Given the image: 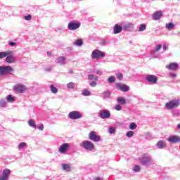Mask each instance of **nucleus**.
<instances>
[{"instance_id": "nucleus-1", "label": "nucleus", "mask_w": 180, "mask_h": 180, "mask_svg": "<svg viewBox=\"0 0 180 180\" xmlns=\"http://www.w3.org/2000/svg\"><path fill=\"white\" fill-rule=\"evenodd\" d=\"M139 162L142 165H146L148 166L150 164H152L153 162V158H151V155H150L148 153H145L143 155L141 158H139Z\"/></svg>"}, {"instance_id": "nucleus-2", "label": "nucleus", "mask_w": 180, "mask_h": 180, "mask_svg": "<svg viewBox=\"0 0 180 180\" xmlns=\"http://www.w3.org/2000/svg\"><path fill=\"white\" fill-rule=\"evenodd\" d=\"M105 52L99 49H95L94 51H93L91 53V58L92 60H98V58H105Z\"/></svg>"}, {"instance_id": "nucleus-3", "label": "nucleus", "mask_w": 180, "mask_h": 180, "mask_svg": "<svg viewBox=\"0 0 180 180\" xmlns=\"http://www.w3.org/2000/svg\"><path fill=\"white\" fill-rule=\"evenodd\" d=\"M180 105V100L179 99H173L168 103H166L165 106L167 109H175V108H178Z\"/></svg>"}, {"instance_id": "nucleus-4", "label": "nucleus", "mask_w": 180, "mask_h": 180, "mask_svg": "<svg viewBox=\"0 0 180 180\" xmlns=\"http://www.w3.org/2000/svg\"><path fill=\"white\" fill-rule=\"evenodd\" d=\"M82 147L87 151H92L95 148V145L91 141H84L82 143Z\"/></svg>"}, {"instance_id": "nucleus-5", "label": "nucleus", "mask_w": 180, "mask_h": 180, "mask_svg": "<svg viewBox=\"0 0 180 180\" xmlns=\"http://www.w3.org/2000/svg\"><path fill=\"white\" fill-rule=\"evenodd\" d=\"M13 72V68L11 66H0V75H6Z\"/></svg>"}, {"instance_id": "nucleus-6", "label": "nucleus", "mask_w": 180, "mask_h": 180, "mask_svg": "<svg viewBox=\"0 0 180 180\" xmlns=\"http://www.w3.org/2000/svg\"><path fill=\"white\" fill-rule=\"evenodd\" d=\"M89 140H91V141H94V143H98L101 141V136L97 135L95 131H91L89 134Z\"/></svg>"}, {"instance_id": "nucleus-7", "label": "nucleus", "mask_w": 180, "mask_h": 180, "mask_svg": "<svg viewBox=\"0 0 180 180\" xmlns=\"http://www.w3.org/2000/svg\"><path fill=\"white\" fill-rule=\"evenodd\" d=\"M69 119H72V120H77V119H81L82 117V115L79 111H72L68 114Z\"/></svg>"}, {"instance_id": "nucleus-8", "label": "nucleus", "mask_w": 180, "mask_h": 180, "mask_svg": "<svg viewBox=\"0 0 180 180\" xmlns=\"http://www.w3.org/2000/svg\"><path fill=\"white\" fill-rule=\"evenodd\" d=\"M146 81L149 84L154 85L158 82V77L154 75H148L146 77Z\"/></svg>"}, {"instance_id": "nucleus-9", "label": "nucleus", "mask_w": 180, "mask_h": 180, "mask_svg": "<svg viewBox=\"0 0 180 180\" xmlns=\"http://www.w3.org/2000/svg\"><path fill=\"white\" fill-rule=\"evenodd\" d=\"M81 27V22H75L74 21H70L68 25V30H77Z\"/></svg>"}, {"instance_id": "nucleus-10", "label": "nucleus", "mask_w": 180, "mask_h": 180, "mask_svg": "<svg viewBox=\"0 0 180 180\" xmlns=\"http://www.w3.org/2000/svg\"><path fill=\"white\" fill-rule=\"evenodd\" d=\"M121 25L122 26V30H124V32H130V30H133L134 27V24L131 22H122Z\"/></svg>"}, {"instance_id": "nucleus-11", "label": "nucleus", "mask_w": 180, "mask_h": 180, "mask_svg": "<svg viewBox=\"0 0 180 180\" xmlns=\"http://www.w3.org/2000/svg\"><path fill=\"white\" fill-rule=\"evenodd\" d=\"M98 116L101 119H109L110 117V111L108 110H100Z\"/></svg>"}, {"instance_id": "nucleus-12", "label": "nucleus", "mask_w": 180, "mask_h": 180, "mask_svg": "<svg viewBox=\"0 0 180 180\" xmlns=\"http://www.w3.org/2000/svg\"><path fill=\"white\" fill-rule=\"evenodd\" d=\"M115 86L117 89H118L119 91H122V92H128V91H129L130 89L129 86L120 83H117L115 84Z\"/></svg>"}, {"instance_id": "nucleus-13", "label": "nucleus", "mask_w": 180, "mask_h": 180, "mask_svg": "<svg viewBox=\"0 0 180 180\" xmlns=\"http://www.w3.org/2000/svg\"><path fill=\"white\" fill-rule=\"evenodd\" d=\"M10 175H11V169H6L3 171L2 175L0 176V180H9Z\"/></svg>"}, {"instance_id": "nucleus-14", "label": "nucleus", "mask_w": 180, "mask_h": 180, "mask_svg": "<svg viewBox=\"0 0 180 180\" xmlns=\"http://www.w3.org/2000/svg\"><path fill=\"white\" fill-rule=\"evenodd\" d=\"M68 148H70V143H65L58 148V151L60 153V154H64L67 152Z\"/></svg>"}, {"instance_id": "nucleus-15", "label": "nucleus", "mask_w": 180, "mask_h": 180, "mask_svg": "<svg viewBox=\"0 0 180 180\" xmlns=\"http://www.w3.org/2000/svg\"><path fill=\"white\" fill-rule=\"evenodd\" d=\"M166 68H167V70H170L171 71H175V70H178V68H179V64L172 63L169 65H167Z\"/></svg>"}, {"instance_id": "nucleus-16", "label": "nucleus", "mask_w": 180, "mask_h": 180, "mask_svg": "<svg viewBox=\"0 0 180 180\" xmlns=\"http://www.w3.org/2000/svg\"><path fill=\"white\" fill-rule=\"evenodd\" d=\"M168 141L169 143H172L173 144H175L176 143H180V136H178L176 135H173L171 136L169 139H168Z\"/></svg>"}, {"instance_id": "nucleus-17", "label": "nucleus", "mask_w": 180, "mask_h": 180, "mask_svg": "<svg viewBox=\"0 0 180 180\" xmlns=\"http://www.w3.org/2000/svg\"><path fill=\"white\" fill-rule=\"evenodd\" d=\"M101 98H102L103 100L105 99H110V91L105 90L103 93L100 94Z\"/></svg>"}, {"instance_id": "nucleus-18", "label": "nucleus", "mask_w": 180, "mask_h": 180, "mask_svg": "<svg viewBox=\"0 0 180 180\" xmlns=\"http://www.w3.org/2000/svg\"><path fill=\"white\" fill-rule=\"evenodd\" d=\"M156 147H158V148H160V150H162L167 147V143H165V141L160 140L157 143Z\"/></svg>"}, {"instance_id": "nucleus-19", "label": "nucleus", "mask_w": 180, "mask_h": 180, "mask_svg": "<svg viewBox=\"0 0 180 180\" xmlns=\"http://www.w3.org/2000/svg\"><path fill=\"white\" fill-rule=\"evenodd\" d=\"M63 171H65V172H70L71 171V165L67 163H62L60 165Z\"/></svg>"}, {"instance_id": "nucleus-20", "label": "nucleus", "mask_w": 180, "mask_h": 180, "mask_svg": "<svg viewBox=\"0 0 180 180\" xmlns=\"http://www.w3.org/2000/svg\"><path fill=\"white\" fill-rule=\"evenodd\" d=\"M16 61V58L13 55H8L6 56V62L8 63V64H13Z\"/></svg>"}, {"instance_id": "nucleus-21", "label": "nucleus", "mask_w": 180, "mask_h": 180, "mask_svg": "<svg viewBox=\"0 0 180 180\" xmlns=\"http://www.w3.org/2000/svg\"><path fill=\"white\" fill-rule=\"evenodd\" d=\"M123 30V27L121 25H119L117 24H116L115 26H114V34H117L119 33H121L122 31Z\"/></svg>"}, {"instance_id": "nucleus-22", "label": "nucleus", "mask_w": 180, "mask_h": 180, "mask_svg": "<svg viewBox=\"0 0 180 180\" xmlns=\"http://www.w3.org/2000/svg\"><path fill=\"white\" fill-rule=\"evenodd\" d=\"M162 16V11H156L153 16V20H158L161 19V17Z\"/></svg>"}, {"instance_id": "nucleus-23", "label": "nucleus", "mask_w": 180, "mask_h": 180, "mask_svg": "<svg viewBox=\"0 0 180 180\" xmlns=\"http://www.w3.org/2000/svg\"><path fill=\"white\" fill-rule=\"evenodd\" d=\"M56 63H57V64H60V65H64L65 64V57H58L56 59Z\"/></svg>"}, {"instance_id": "nucleus-24", "label": "nucleus", "mask_w": 180, "mask_h": 180, "mask_svg": "<svg viewBox=\"0 0 180 180\" xmlns=\"http://www.w3.org/2000/svg\"><path fill=\"white\" fill-rule=\"evenodd\" d=\"M14 89L17 92H20V94H22L25 91V89H26V87L23 85H18L14 87Z\"/></svg>"}, {"instance_id": "nucleus-25", "label": "nucleus", "mask_w": 180, "mask_h": 180, "mask_svg": "<svg viewBox=\"0 0 180 180\" xmlns=\"http://www.w3.org/2000/svg\"><path fill=\"white\" fill-rule=\"evenodd\" d=\"M161 47H162V45H161V44L156 45L155 49L150 51L151 56H154V54H155V53H157V51H160V50H161Z\"/></svg>"}, {"instance_id": "nucleus-26", "label": "nucleus", "mask_w": 180, "mask_h": 180, "mask_svg": "<svg viewBox=\"0 0 180 180\" xmlns=\"http://www.w3.org/2000/svg\"><path fill=\"white\" fill-rule=\"evenodd\" d=\"M6 101L10 103H13V102H15V97H13L11 94H9L6 96Z\"/></svg>"}, {"instance_id": "nucleus-27", "label": "nucleus", "mask_w": 180, "mask_h": 180, "mask_svg": "<svg viewBox=\"0 0 180 180\" xmlns=\"http://www.w3.org/2000/svg\"><path fill=\"white\" fill-rule=\"evenodd\" d=\"M117 102L120 105H124L126 104V99H124V97L120 96L117 98Z\"/></svg>"}, {"instance_id": "nucleus-28", "label": "nucleus", "mask_w": 180, "mask_h": 180, "mask_svg": "<svg viewBox=\"0 0 180 180\" xmlns=\"http://www.w3.org/2000/svg\"><path fill=\"white\" fill-rule=\"evenodd\" d=\"M82 95H83V96H91V92L88 89H83L82 91Z\"/></svg>"}, {"instance_id": "nucleus-29", "label": "nucleus", "mask_w": 180, "mask_h": 180, "mask_svg": "<svg viewBox=\"0 0 180 180\" xmlns=\"http://www.w3.org/2000/svg\"><path fill=\"white\" fill-rule=\"evenodd\" d=\"M6 100H5L4 98H1L0 100V108H6Z\"/></svg>"}, {"instance_id": "nucleus-30", "label": "nucleus", "mask_w": 180, "mask_h": 180, "mask_svg": "<svg viewBox=\"0 0 180 180\" xmlns=\"http://www.w3.org/2000/svg\"><path fill=\"white\" fill-rule=\"evenodd\" d=\"M28 125L30 127H32L33 129H36V122L33 120H30L28 121Z\"/></svg>"}, {"instance_id": "nucleus-31", "label": "nucleus", "mask_w": 180, "mask_h": 180, "mask_svg": "<svg viewBox=\"0 0 180 180\" xmlns=\"http://www.w3.org/2000/svg\"><path fill=\"white\" fill-rule=\"evenodd\" d=\"M67 88L68 89H74L75 88V83L70 82L67 84Z\"/></svg>"}, {"instance_id": "nucleus-32", "label": "nucleus", "mask_w": 180, "mask_h": 180, "mask_svg": "<svg viewBox=\"0 0 180 180\" xmlns=\"http://www.w3.org/2000/svg\"><path fill=\"white\" fill-rule=\"evenodd\" d=\"M174 26L175 25L172 22H169V23L166 24V29H167L168 30H172V29H174Z\"/></svg>"}, {"instance_id": "nucleus-33", "label": "nucleus", "mask_w": 180, "mask_h": 180, "mask_svg": "<svg viewBox=\"0 0 180 180\" xmlns=\"http://www.w3.org/2000/svg\"><path fill=\"white\" fill-rule=\"evenodd\" d=\"M9 52H0V59L5 58V57H8L9 56Z\"/></svg>"}, {"instance_id": "nucleus-34", "label": "nucleus", "mask_w": 180, "mask_h": 180, "mask_svg": "<svg viewBox=\"0 0 180 180\" xmlns=\"http://www.w3.org/2000/svg\"><path fill=\"white\" fill-rule=\"evenodd\" d=\"M129 129L131 130H136V129H137V124L134 122H131L129 125Z\"/></svg>"}, {"instance_id": "nucleus-35", "label": "nucleus", "mask_w": 180, "mask_h": 180, "mask_svg": "<svg viewBox=\"0 0 180 180\" xmlns=\"http://www.w3.org/2000/svg\"><path fill=\"white\" fill-rule=\"evenodd\" d=\"M147 28V27L146 26V24H141L139 26V32H144V30H146V29Z\"/></svg>"}, {"instance_id": "nucleus-36", "label": "nucleus", "mask_w": 180, "mask_h": 180, "mask_svg": "<svg viewBox=\"0 0 180 180\" xmlns=\"http://www.w3.org/2000/svg\"><path fill=\"white\" fill-rule=\"evenodd\" d=\"M51 91L53 94H57V92H58V89L52 85L51 86Z\"/></svg>"}, {"instance_id": "nucleus-37", "label": "nucleus", "mask_w": 180, "mask_h": 180, "mask_svg": "<svg viewBox=\"0 0 180 180\" xmlns=\"http://www.w3.org/2000/svg\"><path fill=\"white\" fill-rule=\"evenodd\" d=\"M172 116H174V117H178V116H179V110H176L172 111Z\"/></svg>"}, {"instance_id": "nucleus-38", "label": "nucleus", "mask_w": 180, "mask_h": 180, "mask_svg": "<svg viewBox=\"0 0 180 180\" xmlns=\"http://www.w3.org/2000/svg\"><path fill=\"white\" fill-rule=\"evenodd\" d=\"M76 46H82L84 44V42L82 41V39H77L75 44Z\"/></svg>"}, {"instance_id": "nucleus-39", "label": "nucleus", "mask_w": 180, "mask_h": 180, "mask_svg": "<svg viewBox=\"0 0 180 180\" xmlns=\"http://www.w3.org/2000/svg\"><path fill=\"white\" fill-rule=\"evenodd\" d=\"M141 169V167H140V166L139 165H135L134 167L133 168V171H134V172H140Z\"/></svg>"}, {"instance_id": "nucleus-40", "label": "nucleus", "mask_w": 180, "mask_h": 180, "mask_svg": "<svg viewBox=\"0 0 180 180\" xmlns=\"http://www.w3.org/2000/svg\"><path fill=\"white\" fill-rule=\"evenodd\" d=\"M127 137H133V136H134V132L133 131H129L128 132H127L126 134Z\"/></svg>"}, {"instance_id": "nucleus-41", "label": "nucleus", "mask_w": 180, "mask_h": 180, "mask_svg": "<svg viewBox=\"0 0 180 180\" xmlns=\"http://www.w3.org/2000/svg\"><path fill=\"white\" fill-rule=\"evenodd\" d=\"M108 82L110 84H113V82H115V77H114V76L109 77L108 79Z\"/></svg>"}, {"instance_id": "nucleus-42", "label": "nucleus", "mask_w": 180, "mask_h": 180, "mask_svg": "<svg viewBox=\"0 0 180 180\" xmlns=\"http://www.w3.org/2000/svg\"><path fill=\"white\" fill-rule=\"evenodd\" d=\"M115 131H116V129H115V127H110L108 129V133H110V134H113V133H115Z\"/></svg>"}, {"instance_id": "nucleus-43", "label": "nucleus", "mask_w": 180, "mask_h": 180, "mask_svg": "<svg viewBox=\"0 0 180 180\" xmlns=\"http://www.w3.org/2000/svg\"><path fill=\"white\" fill-rule=\"evenodd\" d=\"M25 147H26V143H25V142L20 143L19 144V146H18V148H19L20 150H22V148H25Z\"/></svg>"}, {"instance_id": "nucleus-44", "label": "nucleus", "mask_w": 180, "mask_h": 180, "mask_svg": "<svg viewBox=\"0 0 180 180\" xmlns=\"http://www.w3.org/2000/svg\"><path fill=\"white\" fill-rule=\"evenodd\" d=\"M24 19H25V20H32V15L29 14L28 15L25 16V17H24Z\"/></svg>"}, {"instance_id": "nucleus-45", "label": "nucleus", "mask_w": 180, "mask_h": 180, "mask_svg": "<svg viewBox=\"0 0 180 180\" xmlns=\"http://www.w3.org/2000/svg\"><path fill=\"white\" fill-rule=\"evenodd\" d=\"M117 79H123V75L122 73H117Z\"/></svg>"}, {"instance_id": "nucleus-46", "label": "nucleus", "mask_w": 180, "mask_h": 180, "mask_svg": "<svg viewBox=\"0 0 180 180\" xmlns=\"http://www.w3.org/2000/svg\"><path fill=\"white\" fill-rule=\"evenodd\" d=\"M115 110H122V105H120V104H117V105H115Z\"/></svg>"}, {"instance_id": "nucleus-47", "label": "nucleus", "mask_w": 180, "mask_h": 180, "mask_svg": "<svg viewBox=\"0 0 180 180\" xmlns=\"http://www.w3.org/2000/svg\"><path fill=\"white\" fill-rule=\"evenodd\" d=\"M90 86H92V88H95L96 86V82L93 81L92 82L89 83Z\"/></svg>"}, {"instance_id": "nucleus-48", "label": "nucleus", "mask_w": 180, "mask_h": 180, "mask_svg": "<svg viewBox=\"0 0 180 180\" xmlns=\"http://www.w3.org/2000/svg\"><path fill=\"white\" fill-rule=\"evenodd\" d=\"M94 78H95V76L94 75H88V79L89 81H92V79H94Z\"/></svg>"}, {"instance_id": "nucleus-49", "label": "nucleus", "mask_w": 180, "mask_h": 180, "mask_svg": "<svg viewBox=\"0 0 180 180\" xmlns=\"http://www.w3.org/2000/svg\"><path fill=\"white\" fill-rule=\"evenodd\" d=\"M9 46H11V47H13L14 46H16V43L9 41H8Z\"/></svg>"}, {"instance_id": "nucleus-50", "label": "nucleus", "mask_w": 180, "mask_h": 180, "mask_svg": "<svg viewBox=\"0 0 180 180\" xmlns=\"http://www.w3.org/2000/svg\"><path fill=\"white\" fill-rule=\"evenodd\" d=\"M38 129H39V130H41V131H43V130L44 129V125H43V124L39 125V126L38 127Z\"/></svg>"}, {"instance_id": "nucleus-51", "label": "nucleus", "mask_w": 180, "mask_h": 180, "mask_svg": "<svg viewBox=\"0 0 180 180\" xmlns=\"http://www.w3.org/2000/svg\"><path fill=\"white\" fill-rule=\"evenodd\" d=\"M101 46H106V40H102L101 41Z\"/></svg>"}, {"instance_id": "nucleus-52", "label": "nucleus", "mask_w": 180, "mask_h": 180, "mask_svg": "<svg viewBox=\"0 0 180 180\" xmlns=\"http://www.w3.org/2000/svg\"><path fill=\"white\" fill-rule=\"evenodd\" d=\"M44 70L46 72H50V71H51V67L46 68L44 69Z\"/></svg>"}, {"instance_id": "nucleus-53", "label": "nucleus", "mask_w": 180, "mask_h": 180, "mask_svg": "<svg viewBox=\"0 0 180 180\" xmlns=\"http://www.w3.org/2000/svg\"><path fill=\"white\" fill-rule=\"evenodd\" d=\"M169 75H170L171 78H176V74L170 73Z\"/></svg>"}, {"instance_id": "nucleus-54", "label": "nucleus", "mask_w": 180, "mask_h": 180, "mask_svg": "<svg viewBox=\"0 0 180 180\" xmlns=\"http://www.w3.org/2000/svg\"><path fill=\"white\" fill-rule=\"evenodd\" d=\"M96 74H98V75H102L103 72H102V70H97Z\"/></svg>"}, {"instance_id": "nucleus-55", "label": "nucleus", "mask_w": 180, "mask_h": 180, "mask_svg": "<svg viewBox=\"0 0 180 180\" xmlns=\"http://www.w3.org/2000/svg\"><path fill=\"white\" fill-rule=\"evenodd\" d=\"M94 180H103V179L101 178V177H96V178H94Z\"/></svg>"}, {"instance_id": "nucleus-56", "label": "nucleus", "mask_w": 180, "mask_h": 180, "mask_svg": "<svg viewBox=\"0 0 180 180\" xmlns=\"http://www.w3.org/2000/svg\"><path fill=\"white\" fill-rule=\"evenodd\" d=\"M163 50L167 51V45H163Z\"/></svg>"}, {"instance_id": "nucleus-57", "label": "nucleus", "mask_w": 180, "mask_h": 180, "mask_svg": "<svg viewBox=\"0 0 180 180\" xmlns=\"http://www.w3.org/2000/svg\"><path fill=\"white\" fill-rule=\"evenodd\" d=\"M94 79L95 82L98 81V77H94Z\"/></svg>"}, {"instance_id": "nucleus-58", "label": "nucleus", "mask_w": 180, "mask_h": 180, "mask_svg": "<svg viewBox=\"0 0 180 180\" xmlns=\"http://www.w3.org/2000/svg\"><path fill=\"white\" fill-rule=\"evenodd\" d=\"M177 129H179L180 130V123L178 124V125H177Z\"/></svg>"}, {"instance_id": "nucleus-59", "label": "nucleus", "mask_w": 180, "mask_h": 180, "mask_svg": "<svg viewBox=\"0 0 180 180\" xmlns=\"http://www.w3.org/2000/svg\"><path fill=\"white\" fill-rule=\"evenodd\" d=\"M70 74H72V70H69Z\"/></svg>"}, {"instance_id": "nucleus-60", "label": "nucleus", "mask_w": 180, "mask_h": 180, "mask_svg": "<svg viewBox=\"0 0 180 180\" xmlns=\"http://www.w3.org/2000/svg\"><path fill=\"white\" fill-rule=\"evenodd\" d=\"M48 56H51L50 52H47Z\"/></svg>"}]
</instances>
